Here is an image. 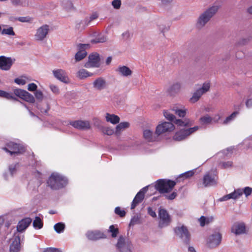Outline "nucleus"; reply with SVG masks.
Returning a JSON list of instances; mask_svg holds the SVG:
<instances>
[{
	"mask_svg": "<svg viewBox=\"0 0 252 252\" xmlns=\"http://www.w3.org/2000/svg\"><path fill=\"white\" fill-rule=\"evenodd\" d=\"M90 47V45L89 44H79L77 45L78 51L75 56L76 61H80L86 57L87 53L86 50Z\"/></svg>",
	"mask_w": 252,
	"mask_h": 252,
	"instance_id": "f8f14e48",
	"label": "nucleus"
},
{
	"mask_svg": "<svg viewBox=\"0 0 252 252\" xmlns=\"http://www.w3.org/2000/svg\"><path fill=\"white\" fill-rule=\"evenodd\" d=\"M54 76L59 80L67 84L69 82V78L66 72L63 69H59L53 71Z\"/></svg>",
	"mask_w": 252,
	"mask_h": 252,
	"instance_id": "dca6fc26",
	"label": "nucleus"
},
{
	"mask_svg": "<svg viewBox=\"0 0 252 252\" xmlns=\"http://www.w3.org/2000/svg\"><path fill=\"white\" fill-rule=\"evenodd\" d=\"M148 189L149 186H146L143 188L139 192H138L132 202L131 209H134L139 203H141L143 201L144 198L145 194L148 191Z\"/></svg>",
	"mask_w": 252,
	"mask_h": 252,
	"instance_id": "9b49d317",
	"label": "nucleus"
},
{
	"mask_svg": "<svg viewBox=\"0 0 252 252\" xmlns=\"http://www.w3.org/2000/svg\"><path fill=\"white\" fill-rule=\"evenodd\" d=\"M218 177L214 172H208L203 177L202 185L204 187H209L217 185Z\"/></svg>",
	"mask_w": 252,
	"mask_h": 252,
	"instance_id": "6e6552de",
	"label": "nucleus"
},
{
	"mask_svg": "<svg viewBox=\"0 0 252 252\" xmlns=\"http://www.w3.org/2000/svg\"><path fill=\"white\" fill-rule=\"evenodd\" d=\"M218 10L217 6H213L201 13L196 20V28L199 30L202 29L215 15Z\"/></svg>",
	"mask_w": 252,
	"mask_h": 252,
	"instance_id": "f257e3e1",
	"label": "nucleus"
},
{
	"mask_svg": "<svg viewBox=\"0 0 252 252\" xmlns=\"http://www.w3.org/2000/svg\"><path fill=\"white\" fill-rule=\"evenodd\" d=\"M210 88V83L209 82H205L203 84L201 88L196 90L190 98V101L191 103L197 102L201 96L209 91Z\"/></svg>",
	"mask_w": 252,
	"mask_h": 252,
	"instance_id": "0eeeda50",
	"label": "nucleus"
},
{
	"mask_svg": "<svg viewBox=\"0 0 252 252\" xmlns=\"http://www.w3.org/2000/svg\"><path fill=\"white\" fill-rule=\"evenodd\" d=\"M194 121L189 118L184 119H176L174 117V124L178 126L183 127V128L189 127L193 125Z\"/></svg>",
	"mask_w": 252,
	"mask_h": 252,
	"instance_id": "aec40b11",
	"label": "nucleus"
},
{
	"mask_svg": "<svg viewBox=\"0 0 252 252\" xmlns=\"http://www.w3.org/2000/svg\"><path fill=\"white\" fill-rule=\"evenodd\" d=\"M103 133L108 135H112L114 133V130L110 127H105L102 130Z\"/></svg>",
	"mask_w": 252,
	"mask_h": 252,
	"instance_id": "c03bdc74",
	"label": "nucleus"
},
{
	"mask_svg": "<svg viewBox=\"0 0 252 252\" xmlns=\"http://www.w3.org/2000/svg\"><path fill=\"white\" fill-rule=\"evenodd\" d=\"M54 228L57 233H60L64 230L65 225L62 222H58L55 224Z\"/></svg>",
	"mask_w": 252,
	"mask_h": 252,
	"instance_id": "e433bc0d",
	"label": "nucleus"
},
{
	"mask_svg": "<svg viewBox=\"0 0 252 252\" xmlns=\"http://www.w3.org/2000/svg\"><path fill=\"white\" fill-rule=\"evenodd\" d=\"M15 60L4 56H0V69L8 71L10 69Z\"/></svg>",
	"mask_w": 252,
	"mask_h": 252,
	"instance_id": "9d476101",
	"label": "nucleus"
},
{
	"mask_svg": "<svg viewBox=\"0 0 252 252\" xmlns=\"http://www.w3.org/2000/svg\"><path fill=\"white\" fill-rule=\"evenodd\" d=\"M117 71L124 76H128L132 74L131 70L126 66H119Z\"/></svg>",
	"mask_w": 252,
	"mask_h": 252,
	"instance_id": "c756f323",
	"label": "nucleus"
},
{
	"mask_svg": "<svg viewBox=\"0 0 252 252\" xmlns=\"http://www.w3.org/2000/svg\"><path fill=\"white\" fill-rule=\"evenodd\" d=\"M23 99L30 103H33L35 101L33 96L28 92H26L25 93V96H24Z\"/></svg>",
	"mask_w": 252,
	"mask_h": 252,
	"instance_id": "ea45409f",
	"label": "nucleus"
},
{
	"mask_svg": "<svg viewBox=\"0 0 252 252\" xmlns=\"http://www.w3.org/2000/svg\"><path fill=\"white\" fill-rule=\"evenodd\" d=\"M100 65L99 54L97 53H94L89 55V60L85 63L84 66L86 68L99 67Z\"/></svg>",
	"mask_w": 252,
	"mask_h": 252,
	"instance_id": "1a4fd4ad",
	"label": "nucleus"
},
{
	"mask_svg": "<svg viewBox=\"0 0 252 252\" xmlns=\"http://www.w3.org/2000/svg\"><path fill=\"white\" fill-rule=\"evenodd\" d=\"M18 19L21 22H29L31 21V18L29 17H20Z\"/></svg>",
	"mask_w": 252,
	"mask_h": 252,
	"instance_id": "4d7b16f0",
	"label": "nucleus"
},
{
	"mask_svg": "<svg viewBox=\"0 0 252 252\" xmlns=\"http://www.w3.org/2000/svg\"><path fill=\"white\" fill-rule=\"evenodd\" d=\"M221 236L220 233H215L211 235L208 240L207 244L209 247L214 248L218 246L221 242Z\"/></svg>",
	"mask_w": 252,
	"mask_h": 252,
	"instance_id": "4468645a",
	"label": "nucleus"
},
{
	"mask_svg": "<svg viewBox=\"0 0 252 252\" xmlns=\"http://www.w3.org/2000/svg\"><path fill=\"white\" fill-rule=\"evenodd\" d=\"M242 194H245L246 197L250 195L252 193V188L249 187L244 188L243 189H241Z\"/></svg>",
	"mask_w": 252,
	"mask_h": 252,
	"instance_id": "37998d69",
	"label": "nucleus"
},
{
	"mask_svg": "<svg viewBox=\"0 0 252 252\" xmlns=\"http://www.w3.org/2000/svg\"><path fill=\"white\" fill-rule=\"evenodd\" d=\"M155 187L160 193L169 192L173 188V181L159 179L157 181Z\"/></svg>",
	"mask_w": 252,
	"mask_h": 252,
	"instance_id": "7ed1b4c3",
	"label": "nucleus"
},
{
	"mask_svg": "<svg viewBox=\"0 0 252 252\" xmlns=\"http://www.w3.org/2000/svg\"><path fill=\"white\" fill-rule=\"evenodd\" d=\"M220 165L222 168H227L232 166V162L231 161L223 162L220 163Z\"/></svg>",
	"mask_w": 252,
	"mask_h": 252,
	"instance_id": "de8ad7c7",
	"label": "nucleus"
},
{
	"mask_svg": "<svg viewBox=\"0 0 252 252\" xmlns=\"http://www.w3.org/2000/svg\"><path fill=\"white\" fill-rule=\"evenodd\" d=\"M200 123L202 125H209L212 123L213 118L208 115H206L201 117L199 119Z\"/></svg>",
	"mask_w": 252,
	"mask_h": 252,
	"instance_id": "473e14b6",
	"label": "nucleus"
},
{
	"mask_svg": "<svg viewBox=\"0 0 252 252\" xmlns=\"http://www.w3.org/2000/svg\"><path fill=\"white\" fill-rule=\"evenodd\" d=\"M125 244V239L124 238L121 237L118 240L117 247L118 248H122Z\"/></svg>",
	"mask_w": 252,
	"mask_h": 252,
	"instance_id": "09e8293b",
	"label": "nucleus"
},
{
	"mask_svg": "<svg viewBox=\"0 0 252 252\" xmlns=\"http://www.w3.org/2000/svg\"><path fill=\"white\" fill-rule=\"evenodd\" d=\"M86 236L90 240H97L106 238V235L99 230L89 231L86 233Z\"/></svg>",
	"mask_w": 252,
	"mask_h": 252,
	"instance_id": "6ab92c4d",
	"label": "nucleus"
},
{
	"mask_svg": "<svg viewBox=\"0 0 252 252\" xmlns=\"http://www.w3.org/2000/svg\"><path fill=\"white\" fill-rule=\"evenodd\" d=\"M159 217L160 220V225H167L170 221L169 216L164 209H160L159 210Z\"/></svg>",
	"mask_w": 252,
	"mask_h": 252,
	"instance_id": "5701e85b",
	"label": "nucleus"
},
{
	"mask_svg": "<svg viewBox=\"0 0 252 252\" xmlns=\"http://www.w3.org/2000/svg\"><path fill=\"white\" fill-rule=\"evenodd\" d=\"M98 17V15L97 13H93L90 17L91 20H93L96 19Z\"/></svg>",
	"mask_w": 252,
	"mask_h": 252,
	"instance_id": "338daca9",
	"label": "nucleus"
},
{
	"mask_svg": "<svg viewBox=\"0 0 252 252\" xmlns=\"http://www.w3.org/2000/svg\"><path fill=\"white\" fill-rule=\"evenodd\" d=\"M50 88L54 94H59V89L57 86L54 85H50Z\"/></svg>",
	"mask_w": 252,
	"mask_h": 252,
	"instance_id": "603ef678",
	"label": "nucleus"
},
{
	"mask_svg": "<svg viewBox=\"0 0 252 252\" xmlns=\"http://www.w3.org/2000/svg\"><path fill=\"white\" fill-rule=\"evenodd\" d=\"M232 232L236 235L244 234L246 231V227L243 223H236L231 228Z\"/></svg>",
	"mask_w": 252,
	"mask_h": 252,
	"instance_id": "b1692460",
	"label": "nucleus"
},
{
	"mask_svg": "<svg viewBox=\"0 0 252 252\" xmlns=\"http://www.w3.org/2000/svg\"><path fill=\"white\" fill-rule=\"evenodd\" d=\"M37 85L33 83H30L28 85V90L30 91H35L37 89Z\"/></svg>",
	"mask_w": 252,
	"mask_h": 252,
	"instance_id": "3c124183",
	"label": "nucleus"
},
{
	"mask_svg": "<svg viewBox=\"0 0 252 252\" xmlns=\"http://www.w3.org/2000/svg\"><path fill=\"white\" fill-rule=\"evenodd\" d=\"M9 170L11 174L12 175H13L14 173H16V164L10 165L9 166Z\"/></svg>",
	"mask_w": 252,
	"mask_h": 252,
	"instance_id": "864d4df0",
	"label": "nucleus"
},
{
	"mask_svg": "<svg viewBox=\"0 0 252 252\" xmlns=\"http://www.w3.org/2000/svg\"><path fill=\"white\" fill-rule=\"evenodd\" d=\"M105 41L104 38H98L95 39L94 40H93L92 41V43H96L99 42H104Z\"/></svg>",
	"mask_w": 252,
	"mask_h": 252,
	"instance_id": "052dcab7",
	"label": "nucleus"
},
{
	"mask_svg": "<svg viewBox=\"0 0 252 252\" xmlns=\"http://www.w3.org/2000/svg\"><path fill=\"white\" fill-rule=\"evenodd\" d=\"M158 135L156 136L153 131L149 129H145L143 131V137L148 142H154L157 140Z\"/></svg>",
	"mask_w": 252,
	"mask_h": 252,
	"instance_id": "a878e982",
	"label": "nucleus"
},
{
	"mask_svg": "<svg viewBox=\"0 0 252 252\" xmlns=\"http://www.w3.org/2000/svg\"><path fill=\"white\" fill-rule=\"evenodd\" d=\"M148 213L149 215H150L151 216H152L153 218L156 217L157 215L156 212L153 210V209L149 207L148 208Z\"/></svg>",
	"mask_w": 252,
	"mask_h": 252,
	"instance_id": "6e6d98bb",
	"label": "nucleus"
},
{
	"mask_svg": "<svg viewBox=\"0 0 252 252\" xmlns=\"http://www.w3.org/2000/svg\"><path fill=\"white\" fill-rule=\"evenodd\" d=\"M32 220L30 218H25L19 221L17 226V230L21 232L25 230L31 223Z\"/></svg>",
	"mask_w": 252,
	"mask_h": 252,
	"instance_id": "4be33fe9",
	"label": "nucleus"
},
{
	"mask_svg": "<svg viewBox=\"0 0 252 252\" xmlns=\"http://www.w3.org/2000/svg\"><path fill=\"white\" fill-rule=\"evenodd\" d=\"M49 30V26L47 25H44L40 27L37 30L36 33L35 34V39L39 41L43 40L48 34Z\"/></svg>",
	"mask_w": 252,
	"mask_h": 252,
	"instance_id": "2eb2a0df",
	"label": "nucleus"
},
{
	"mask_svg": "<svg viewBox=\"0 0 252 252\" xmlns=\"http://www.w3.org/2000/svg\"><path fill=\"white\" fill-rule=\"evenodd\" d=\"M44 252H62L61 251L56 248H49L44 251Z\"/></svg>",
	"mask_w": 252,
	"mask_h": 252,
	"instance_id": "bf43d9fd",
	"label": "nucleus"
},
{
	"mask_svg": "<svg viewBox=\"0 0 252 252\" xmlns=\"http://www.w3.org/2000/svg\"><path fill=\"white\" fill-rule=\"evenodd\" d=\"M181 88V84L179 83L174 84V91L175 90H179Z\"/></svg>",
	"mask_w": 252,
	"mask_h": 252,
	"instance_id": "774afa93",
	"label": "nucleus"
},
{
	"mask_svg": "<svg viewBox=\"0 0 252 252\" xmlns=\"http://www.w3.org/2000/svg\"><path fill=\"white\" fill-rule=\"evenodd\" d=\"M173 127V124L171 122H163L157 126L156 130V134L158 136L170 131Z\"/></svg>",
	"mask_w": 252,
	"mask_h": 252,
	"instance_id": "ddd939ff",
	"label": "nucleus"
},
{
	"mask_svg": "<svg viewBox=\"0 0 252 252\" xmlns=\"http://www.w3.org/2000/svg\"><path fill=\"white\" fill-rule=\"evenodd\" d=\"M213 220L214 217L212 216L206 217L202 216L198 219L200 225L202 227L204 226L206 224H208L212 222Z\"/></svg>",
	"mask_w": 252,
	"mask_h": 252,
	"instance_id": "c85d7f7f",
	"label": "nucleus"
},
{
	"mask_svg": "<svg viewBox=\"0 0 252 252\" xmlns=\"http://www.w3.org/2000/svg\"><path fill=\"white\" fill-rule=\"evenodd\" d=\"M34 95L37 99L41 100L43 98V93L40 91H36L34 93Z\"/></svg>",
	"mask_w": 252,
	"mask_h": 252,
	"instance_id": "8fccbe9b",
	"label": "nucleus"
},
{
	"mask_svg": "<svg viewBox=\"0 0 252 252\" xmlns=\"http://www.w3.org/2000/svg\"><path fill=\"white\" fill-rule=\"evenodd\" d=\"M15 82L19 85H24L26 84V81L23 79L16 78L14 80Z\"/></svg>",
	"mask_w": 252,
	"mask_h": 252,
	"instance_id": "13d9d810",
	"label": "nucleus"
},
{
	"mask_svg": "<svg viewBox=\"0 0 252 252\" xmlns=\"http://www.w3.org/2000/svg\"><path fill=\"white\" fill-rule=\"evenodd\" d=\"M174 113L179 117L184 118L187 114V109L184 107L179 108L177 106H174Z\"/></svg>",
	"mask_w": 252,
	"mask_h": 252,
	"instance_id": "2f4dec72",
	"label": "nucleus"
},
{
	"mask_svg": "<svg viewBox=\"0 0 252 252\" xmlns=\"http://www.w3.org/2000/svg\"><path fill=\"white\" fill-rule=\"evenodd\" d=\"M4 97L8 99H15V98L11 94L8 93L7 92H6V94H5Z\"/></svg>",
	"mask_w": 252,
	"mask_h": 252,
	"instance_id": "e2e57ef3",
	"label": "nucleus"
},
{
	"mask_svg": "<svg viewBox=\"0 0 252 252\" xmlns=\"http://www.w3.org/2000/svg\"><path fill=\"white\" fill-rule=\"evenodd\" d=\"M173 92V86L171 85L167 89V93L168 94L170 95H172V93Z\"/></svg>",
	"mask_w": 252,
	"mask_h": 252,
	"instance_id": "680f3d73",
	"label": "nucleus"
},
{
	"mask_svg": "<svg viewBox=\"0 0 252 252\" xmlns=\"http://www.w3.org/2000/svg\"><path fill=\"white\" fill-rule=\"evenodd\" d=\"M174 231L176 234L182 240L184 244L186 245L189 244L190 235L186 226L184 225L177 226L174 229Z\"/></svg>",
	"mask_w": 252,
	"mask_h": 252,
	"instance_id": "423d86ee",
	"label": "nucleus"
},
{
	"mask_svg": "<svg viewBox=\"0 0 252 252\" xmlns=\"http://www.w3.org/2000/svg\"><path fill=\"white\" fill-rule=\"evenodd\" d=\"M1 33L2 34H6L8 35H14L15 34L13 29L12 27H10L7 29H3L1 31Z\"/></svg>",
	"mask_w": 252,
	"mask_h": 252,
	"instance_id": "58836bf2",
	"label": "nucleus"
},
{
	"mask_svg": "<svg viewBox=\"0 0 252 252\" xmlns=\"http://www.w3.org/2000/svg\"><path fill=\"white\" fill-rule=\"evenodd\" d=\"M2 149L9 153L11 156L14 154H21L25 152V149L23 146L12 141L6 143L5 147L2 148Z\"/></svg>",
	"mask_w": 252,
	"mask_h": 252,
	"instance_id": "20e7f679",
	"label": "nucleus"
},
{
	"mask_svg": "<svg viewBox=\"0 0 252 252\" xmlns=\"http://www.w3.org/2000/svg\"><path fill=\"white\" fill-rule=\"evenodd\" d=\"M238 114V112H234L226 118V119L223 121L222 124L226 125L230 123L235 119V118L236 117Z\"/></svg>",
	"mask_w": 252,
	"mask_h": 252,
	"instance_id": "f704fd0d",
	"label": "nucleus"
},
{
	"mask_svg": "<svg viewBox=\"0 0 252 252\" xmlns=\"http://www.w3.org/2000/svg\"><path fill=\"white\" fill-rule=\"evenodd\" d=\"M112 5L114 8L119 9L121 5V1L120 0H113L112 2Z\"/></svg>",
	"mask_w": 252,
	"mask_h": 252,
	"instance_id": "49530a36",
	"label": "nucleus"
},
{
	"mask_svg": "<svg viewBox=\"0 0 252 252\" xmlns=\"http://www.w3.org/2000/svg\"><path fill=\"white\" fill-rule=\"evenodd\" d=\"M115 213L119 215L120 217H124L126 216V212L124 210H122L120 207H117L115 209Z\"/></svg>",
	"mask_w": 252,
	"mask_h": 252,
	"instance_id": "79ce46f5",
	"label": "nucleus"
},
{
	"mask_svg": "<svg viewBox=\"0 0 252 252\" xmlns=\"http://www.w3.org/2000/svg\"><path fill=\"white\" fill-rule=\"evenodd\" d=\"M43 223L42 220L39 217H36L33 221V226L36 228L40 229L43 227Z\"/></svg>",
	"mask_w": 252,
	"mask_h": 252,
	"instance_id": "72a5a7b5",
	"label": "nucleus"
},
{
	"mask_svg": "<svg viewBox=\"0 0 252 252\" xmlns=\"http://www.w3.org/2000/svg\"><path fill=\"white\" fill-rule=\"evenodd\" d=\"M164 117L168 120L170 121V122L172 123L173 121V115L169 113L167 111H165L163 113Z\"/></svg>",
	"mask_w": 252,
	"mask_h": 252,
	"instance_id": "a18cd8bd",
	"label": "nucleus"
},
{
	"mask_svg": "<svg viewBox=\"0 0 252 252\" xmlns=\"http://www.w3.org/2000/svg\"><path fill=\"white\" fill-rule=\"evenodd\" d=\"M105 118L107 122H110L112 124H117L120 122L119 117L114 114H111L107 113H106Z\"/></svg>",
	"mask_w": 252,
	"mask_h": 252,
	"instance_id": "cd10ccee",
	"label": "nucleus"
},
{
	"mask_svg": "<svg viewBox=\"0 0 252 252\" xmlns=\"http://www.w3.org/2000/svg\"><path fill=\"white\" fill-rule=\"evenodd\" d=\"M250 40V38H242L239 40V44L242 45H245L249 42Z\"/></svg>",
	"mask_w": 252,
	"mask_h": 252,
	"instance_id": "5fc2aeb1",
	"label": "nucleus"
},
{
	"mask_svg": "<svg viewBox=\"0 0 252 252\" xmlns=\"http://www.w3.org/2000/svg\"><path fill=\"white\" fill-rule=\"evenodd\" d=\"M109 231L111 233V236L115 238L119 233V229L118 227H115L114 225H111L109 226Z\"/></svg>",
	"mask_w": 252,
	"mask_h": 252,
	"instance_id": "4c0bfd02",
	"label": "nucleus"
},
{
	"mask_svg": "<svg viewBox=\"0 0 252 252\" xmlns=\"http://www.w3.org/2000/svg\"><path fill=\"white\" fill-rule=\"evenodd\" d=\"M220 119V116L219 115H217L213 118V121L214 123H218Z\"/></svg>",
	"mask_w": 252,
	"mask_h": 252,
	"instance_id": "69168bd1",
	"label": "nucleus"
},
{
	"mask_svg": "<svg viewBox=\"0 0 252 252\" xmlns=\"http://www.w3.org/2000/svg\"><path fill=\"white\" fill-rule=\"evenodd\" d=\"M19 237L15 238L10 247V252H19L20 250V242Z\"/></svg>",
	"mask_w": 252,
	"mask_h": 252,
	"instance_id": "bb28decb",
	"label": "nucleus"
},
{
	"mask_svg": "<svg viewBox=\"0 0 252 252\" xmlns=\"http://www.w3.org/2000/svg\"><path fill=\"white\" fill-rule=\"evenodd\" d=\"M129 124L128 122H122L119 124L116 127V133H119L122 130L128 127Z\"/></svg>",
	"mask_w": 252,
	"mask_h": 252,
	"instance_id": "c9c22d12",
	"label": "nucleus"
},
{
	"mask_svg": "<svg viewBox=\"0 0 252 252\" xmlns=\"http://www.w3.org/2000/svg\"><path fill=\"white\" fill-rule=\"evenodd\" d=\"M199 129V126H195L193 127L183 128L177 131L174 135V140L181 141L185 139L188 136L196 132Z\"/></svg>",
	"mask_w": 252,
	"mask_h": 252,
	"instance_id": "39448f33",
	"label": "nucleus"
},
{
	"mask_svg": "<svg viewBox=\"0 0 252 252\" xmlns=\"http://www.w3.org/2000/svg\"><path fill=\"white\" fill-rule=\"evenodd\" d=\"M69 124L74 128L79 129H88L91 127L89 122L87 121H70Z\"/></svg>",
	"mask_w": 252,
	"mask_h": 252,
	"instance_id": "f3484780",
	"label": "nucleus"
},
{
	"mask_svg": "<svg viewBox=\"0 0 252 252\" xmlns=\"http://www.w3.org/2000/svg\"><path fill=\"white\" fill-rule=\"evenodd\" d=\"M93 73L88 71L85 69H81L77 72V77L81 79H83L88 77L92 76Z\"/></svg>",
	"mask_w": 252,
	"mask_h": 252,
	"instance_id": "7c9ffc66",
	"label": "nucleus"
},
{
	"mask_svg": "<svg viewBox=\"0 0 252 252\" xmlns=\"http://www.w3.org/2000/svg\"><path fill=\"white\" fill-rule=\"evenodd\" d=\"M26 92L27 91L21 89H16L14 90V93L16 96L23 99Z\"/></svg>",
	"mask_w": 252,
	"mask_h": 252,
	"instance_id": "a19ab883",
	"label": "nucleus"
},
{
	"mask_svg": "<svg viewBox=\"0 0 252 252\" xmlns=\"http://www.w3.org/2000/svg\"><path fill=\"white\" fill-rule=\"evenodd\" d=\"M67 180L63 176L52 173L47 181L48 185L53 189H59L67 184Z\"/></svg>",
	"mask_w": 252,
	"mask_h": 252,
	"instance_id": "f03ea898",
	"label": "nucleus"
},
{
	"mask_svg": "<svg viewBox=\"0 0 252 252\" xmlns=\"http://www.w3.org/2000/svg\"><path fill=\"white\" fill-rule=\"evenodd\" d=\"M246 105L248 108L251 107L252 106V98L248 99L246 102Z\"/></svg>",
	"mask_w": 252,
	"mask_h": 252,
	"instance_id": "0e129e2a",
	"label": "nucleus"
},
{
	"mask_svg": "<svg viewBox=\"0 0 252 252\" xmlns=\"http://www.w3.org/2000/svg\"><path fill=\"white\" fill-rule=\"evenodd\" d=\"M242 195V192L241 191V189H237L234 190L233 192L226 194L222 197L220 198V201H224L230 199H232L233 200H236L239 198Z\"/></svg>",
	"mask_w": 252,
	"mask_h": 252,
	"instance_id": "a211bd4d",
	"label": "nucleus"
},
{
	"mask_svg": "<svg viewBox=\"0 0 252 252\" xmlns=\"http://www.w3.org/2000/svg\"><path fill=\"white\" fill-rule=\"evenodd\" d=\"M94 88L98 91H101L106 88L107 83L103 77H98L94 80L93 83Z\"/></svg>",
	"mask_w": 252,
	"mask_h": 252,
	"instance_id": "412c9836",
	"label": "nucleus"
},
{
	"mask_svg": "<svg viewBox=\"0 0 252 252\" xmlns=\"http://www.w3.org/2000/svg\"><path fill=\"white\" fill-rule=\"evenodd\" d=\"M194 174V170H189L184 173L180 174L178 177L174 180V186L176 183L180 182L185 179H187L192 177Z\"/></svg>",
	"mask_w": 252,
	"mask_h": 252,
	"instance_id": "393cba45",
	"label": "nucleus"
}]
</instances>
